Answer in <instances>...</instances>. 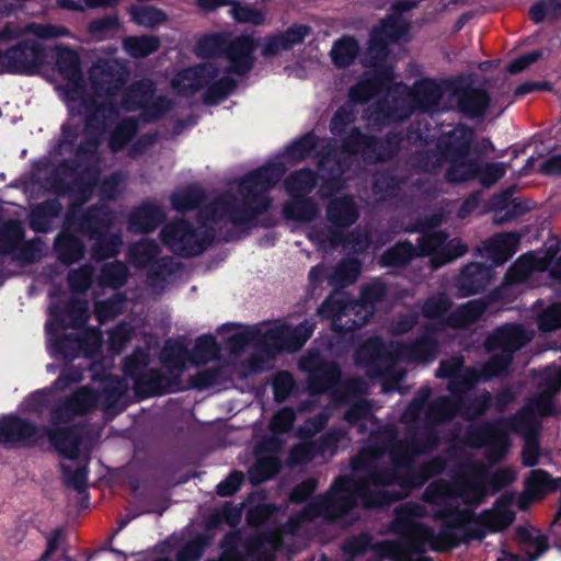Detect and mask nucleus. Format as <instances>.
Here are the masks:
<instances>
[{
  "label": "nucleus",
  "mask_w": 561,
  "mask_h": 561,
  "mask_svg": "<svg viewBox=\"0 0 561 561\" xmlns=\"http://www.w3.org/2000/svg\"><path fill=\"white\" fill-rule=\"evenodd\" d=\"M516 478L506 468L489 477L483 465L469 467L453 482L436 481L424 493V504L407 503L397 510L396 525L403 537L391 550L397 561H414L427 551H447L460 542L482 539L486 530L501 531L514 520L512 499L502 497L481 515L473 507L484 501L486 484L499 490Z\"/></svg>",
  "instance_id": "obj_1"
},
{
  "label": "nucleus",
  "mask_w": 561,
  "mask_h": 561,
  "mask_svg": "<svg viewBox=\"0 0 561 561\" xmlns=\"http://www.w3.org/2000/svg\"><path fill=\"white\" fill-rule=\"evenodd\" d=\"M56 67L60 77L57 89L70 113L85 117V131L94 137L95 148L99 136L103 135L107 124L119 115L121 110H141L144 119H156L169 108L170 102L153 98L150 81H141L128 89L122 85L125 71L114 60L95 64L90 71V91L82 79L78 55L66 48L56 47Z\"/></svg>",
  "instance_id": "obj_2"
},
{
  "label": "nucleus",
  "mask_w": 561,
  "mask_h": 561,
  "mask_svg": "<svg viewBox=\"0 0 561 561\" xmlns=\"http://www.w3.org/2000/svg\"><path fill=\"white\" fill-rule=\"evenodd\" d=\"M416 453L421 450L410 445H400L389 451L364 449L353 460L354 478H339L324 496L312 501L302 513L290 519L286 531L293 533L300 523L316 517L335 519L358 502L365 507L387 504L411 488L419 486L433 470L426 471L421 479L398 476L410 473L412 458Z\"/></svg>",
  "instance_id": "obj_3"
},
{
  "label": "nucleus",
  "mask_w": 561,
  "mask_h": 561,
  "mask_svg": "<svg viewBox=\"0 0 561 561\" xmlns=\"http://www.w3.org/2000/svg\"><path fill=\"white\" fill-rule=\"evenodd\" d=\"M284 172L282 163H272L248 174L229 193L203 204L195 229L185 221L168 225L162 230L163 242L181 255H196L217 232L225 239L232 238L237 230L249 228L255 215L267 209L266 192Z\"/></svg>",
  "instance_id": "obj_4"
},
{
  "label": "nucleus",
  "mask_w": 561,
  "mask_h": 561,
  "mask_svg": "<svg viewBox=\"0 0 561 561\" xmlns=\"http://www.w3.org/2000/svg\"><path fill=\"white\" fill-rule=\"evenodd\" d=\"M405 31L407 22L401 16H391L373 31L364 61L367 68L365 79L350 90V99L356 103L376 98L377 110L367 116L373 125L403 119L411 113L412 103L421 111H432L436 106L439 91L434 82L417 83L414 94L405 85L393 82L392 70L386 64L387 46L403 36Z\"/></svg>",
  "instance_id": "obj_5"
},
{
  "label": "nucleus",
  "mask_w": 561,
  "mask_h": 561,
  "mask_svg": "<svg viewBox=\"0 0 561 561\" xmlns=\"http://www.w3.org/2000/svg\"><path fill=\"white\" fill-rule=\"evenodd\" d=\"M254 42L250 36L228 39L225 34L203 37L196 53L209 61L179 72L172 80L173 90L183 96L202 91L204 101L215 104L234 88L230 73L243 75L252 67Z\"/></svg>",
  "instance_id": "obj_6"
},
{
  "label": "nucleus",
  "mask_w": 561,
  "mask_h": 561,
  "mask_svg": "<svg viewBox=\"0 0 561 561\" xmlns=\"http://www.w3.org/2000/svg\"><path fill=\"white\" fill-rule=\"evenodd\" d=\"M549 378H556L549 387L538 398L533 399L528 407L523 409L517 417L507 425L500 422L494 425H486L473 430L469 435V443L477 447H484L488 457L491 460H497L504 457L508 450L507 428L520 433L525 436V446L523 449V462L525 466L533 467L537 463L539 457L538 444L534 435L538 427V416L551 414L552 393L561 387V373L550 370Z\"/></svg>",
  "instance_id": "obj_7"
},
{
  "label": "nucleus",
  "mask_w": 561,
  "mask_h": 561,
  "mask_svg": "<svg viewBox=\"0 0 561 561\" xmlns=\"http://www.w3.org/2000/svg\"><path fill=\"white\" fill-rule=\"evenodd\" d=\"M45 439L68 461L62 463L66 483L76 490H83L87 484L85 467L89 449L78 430L54 434L15 415H5L0 419L1 444L34 445L43 444Z\"/></svg>",
  "instance_id": "obj_8"
},
{
  "label": "nucleus",
  "mask_w": 561,
  "mask_h": 561,
  "mask_svg": "<svg viewBox=\"0 0 561 561\" xmlns=\"http://www.w3.org/2000/svg\"><path fill=\"white\" fill-rule=\"evenodd\" d=\"M218 353L219 345L211 335L201 336L196 341L193 353H188L180 342H168L162 351L161 358L163 366L172 375V379L160 375L152 376L149 386L150 394L173 392L188 387L206 388L215 385L219 380L218 371H201L194 378L190 377L186 385H182L178 378L181 377L190 366L205 364L216 358Z\"/></svg>",
  "instance_id": "obj_9"
},
{
  "label": "nucleus",
  "mask_w": 561,
  "mask_h": 561,
  "mask_svg": "<svg viewBox=\"0 0 561 561\" xmlns=\"http://www.w3.org/2000/svg\"><path fill=\"white\" fill-rule=\"evenodd\" d=\"M125 390L122 381L112 376H106L100 381H94L93 388L82 387L60 407L53 408L55 399L54 390H41L28 396L22 403L25 413L42 414L45 410L51 411V422L59 426L69 422L75 415L83 414L95 407L108 409L121 399Z\"/></svg>",
  "instance_id": "obj_10"
},
{
  "label": "nucleus",
  "mask_w": 561,
  "mask_h": 561,
  "mask_svg": "<svg viewBox=\"0 0 561 561\" xmlns=\"http://www.w3.org/2000/svg\"><path fill=\"white\" fill-rule=\"evenodd\" d=\"M68 35L61 26L31 24L20 30L12 24L0 32V73H34L46 53L41 41Z\"/></svg>",
  "instance_id": "obj_11"
},
{
  "label": "nucleus",
  "mask_w": 561,
  "mask_h": 561,
  "mask_svg": "<svg viewBox=\"0 0 561 561\" xmlns=\"http://www.w3.org/2000/svg\"><path fill=\"white\" fill-rule=\"evenodd\" d=\"M314 324L305 321L297 327L289 325L286 321L263 322L252 328H241L226 324L219 332H231L228 343L233 352L245 345L253 344L260 352L270 358L279 351H298L311 336Z\"/></svg>",
  "instance_id": "obj_12"
},
{
  "label": "nucleus",
  "mask_w": 561,
  "mask_h": 561,
  "mask_svg": "<svg viewBox=\"0 0 561 561\" xmlns=\"http://www.w3.org/2000/svg\"><path fill=\"white\" fill-rule=\"evenodd\" d=\"M530 339L531 332L524 330L519 325L511 324L500 328L486 341L488 350L495 354L483 371H462L461 359L454 358L450 362H445L440 365L437 376L450 379L449 389L456 397L460 391L457 389L460 378L466 379V388H468L473 381L486 379L501 374L508 366L512 353L522 347Z\"/></svg>",
  "instance_id": "obj_13"
},
{
  "label": "nucleus",
  "mask_w": 561,
  "mask_h": 561,
  "mask_svg": "<svg viewBox=\"0 0 561 561\" xmlns=\"http://www.w3.org/2000/svg\"><path fill=\"white\" fill-rule=\"evenodd\" d=\"M436 355L434 340L426 336L412 345L392 343L383 345L379 339L369 340L358 352L357 360L368 368L371 377H385L393 381L402 378L400 362H428Z\"/></svg>",
  "instance_id": "obj_14"
},
{
  "label": "nucleus",
  "mask_w": 561,
  "mask_h": 561,
  "mask_svg": "<svg viewBox=\"0 0 561 561\" xmlns=\"http://www.w3.org/2000/svg\"><path fill=\"white\" fill-rule=\"evenodd\" d=\"M85 301H76L64 316L58 307L50 305L49 319L46 324L48 350L53 356L68 358L83 355L91 357L102 346L99 332L89 329L83 332L82 340H60L58 332L66 325L80 327L88 319Z\"/></svg>",
  "instance_id": "obj_15"
},
{
  "label": "nucleus",
  "mask_w": 561,
  "mask_h": 561,
  "mask_svg": "<svg viewBox=\"0 0 561 561\" xmlns=\"http://www.w3.org/2000/svg\"><path fill=\"white\" fill-rule=\"evenodd\" d=\"M385 294L380 283L368 285L362 294L360 302L351 304L344 291H334L318 309V314L332 319L336 331L352 330L366 323L373 314V302Z\"/></svg>",
  "instance_id": "obj_16"
},
{
  "label": "nucleus",
  "mask_w": 561,
  "mask_h": 561,
  "mask_svg": "<svg viewBox=\"0 0 561 561\" xmlns=\"http://www.w3.org/2000/svg\"><path fill=\"white\" fill-rule=\"evenodd\" d=\"M301 370L308 374L309 387L313 393L329 391L334 404L353 401L348 396L350 387L337 382L340 373L334 364L324 363L318 353H309L299 362Z\"/></svg>",
  "instance_id": "obj_17"
},
{
  "label": "nucleus",
  "mask_w": 561,
  "mask_h": 561,
  "mask_svg": "<svg viewBox=\"0 0 561 561\" xmlns=\"http://www.w3.org/2000/svg\"><path fill=\"white\" fill-rule=\"evenodd\" d=\"M314 176L308 170H302L291 174L285 182V187L290 196V202L284 208L286 218L299 222L311 220L317 214V207L306 195L314 186Z\"/></svg>",
  "instance_id": "obj_18"
},
{
  "label": "nucleus",
  "mask_w": 561,
  "mask_h": 561,
  "mask_svg": "<svg viewBox=\"0 0 561 561\" xmlns=\"http://www.w3.org/2000/svg\"><path fill=\"white\" fill-rule=\"evenodd\" d=\"M43 252L39 240L23 241V229L19 221H10L0 230V253L12 254L15 260L31 262Z\"/></svg>",
  "instance_id": "obj_19"
},
{
  "label": "nucleus",
  "mask_w": 561,
  "mask_h": 561,
  "mask_svg": "<svg viewBox=\"0 0 561 561\" xmlns=\"http://www.w3.org/2000/svg\"><path fill=\"white\" fill-rule=\"evenodd\" d=\"M543 271H549L554 277L561 279V256L557 261L537 253L522 256L507 273L503 290L526 280L535 272Z\"/></svg>",
  "instance_id": "obj_20"
},
{
  "label": "nucleus",
  "mask_w": 561,
  "mask_h": 561,
  "mask_svg": "<svg viewBox=\"0 0 561 561\" xmlns=\"http://www.w3.org/2000/svg\"><path fill=\"white\" fill-rule=\"evenodd\" d=\"M466 245L459 240L447 238L439 233L433 232L425 234L419 245L417 254L431 256L433 267H438L458 256L466 253Z\"/></svg>",
  "instance_id": "obj_21"
},
{
  "label": "nucleus",
  "mask_w": 561,
  "mask_h": 561,
  "mask_svg": "<svg viewBox=\"0 0 561 561\" xmlns=\"http://www.w3.org/2000/svg\"><path fill=\"white\" fill-rule=\"evenodd\" d=\"M517 540L525 556L503 552L497 561H536L547 550V540L537 529L519 528Z\"/></svg>",
  "instance_id": "obj_22"
},
{
  "label": "nucleus",
  "mask_w": 561,
  "mask_h": 561,
  "mask_svg": "<svg viewBox=\"0 0 561 561\" xmlns=\"http://www.w3.org/2000/svg\"><path fill=\"white\" fill-rule=\"evenodd\" d=\"M309 27L306 25H294L284 34L268 38L263 46L262 54L265 57H273L284 50H288L301 43L309 34Z\"/></svg>",
  "instance_id": "obj_23"
},
{
  "label": "nucleus",
  "mask_w": 561,
  "mask_h": 561,
  "mask_svg": "<svg viewBox=\"0 0 561 561\" xmlns=\"http://www.w3.org/2000/svg\"><path fill=\"white\" fill-rule=\"evenodd\" d=\"M518 242L516 233H501L488 241L484 251L495 264H502L516 252Z\"/></svg>",
  "instance_id": "obj_24"
},
{
  "label": "nucleus",
  "mask_w": 561,
  "mask_h": 561,
  "mask_svg": "<svg viewBox=\"0 0 561 561\" xmlns=\"http://www.w3.org/2000/svg\"><path fill=\"white\" fill-rule=\"evenodd\" d=\"M489 399V396H482L472 408H463L462 404H456L449 399H443L438 401L434 407L437 413L436 420L443 421L458 413L465 415L468 419L474 417L482 413V411L486 407Z\"/></svg>",
  "instance_id": "obj_25"
},
{
  "label": "nucleus",
  "mask_w": 561,
  "mask_h": 561,
  "mask_svg": "<svg viewBox=\"0 0 561 561\" xmlns=\"http://www.w3.org/2000/svg\"><path fill=\"white\" fill-rule=\"evenodd\" d=\"M379 142L375 139L364 137L357 130L350 128V136L341 154L350 157L352 153L360 150L365 160H381L383 156L377 152Z\"/></svg>",
  "instance_id": "obj_26"
},
{
  "label": "nucleus",
  "mask_w": 561,
  "mask_h": 561,
  "mask_svg": "<svg viewBox=\"0 0 561 561\" xmlns=\"http://www.w3.org/2000/svg\"><path fill=\"white\" fill-rule=\"evenodd\" d=\"M328 218L339 227L352 225L357 218L353 201L345 196L334 197L328 207Z\"/></svg>",
  "instance_id": "obj_27"
},
{
  "label": "nucleus",
  "mask_w": 561,
  "mask_h": 561,
  "mask_svg": "<svg viewBox=\"0 0 561 561\" xmlns=\"http://www.w3.org/2000/svg\"><path fill=\"white\" fill-rule=\"evenodd\" d=\"M162 218L163 213L158 206L144 205L131 215L129 227L134 231L148 232L153 230Z\"/></svg>",
  "instance_id": "obj_28"
},
{
  "label": "nucleus",
  "mask_w": 561,
  "mask_h": 561,
  "mask_svg": "<svg viewBox=\"0 0 561 561\" xmlns=\"http://www.w3.org/2000/svg\"><path fill=\"white\" fill-rule=\"evenodd\" d=\"M256 463L250 470V479L253 483H261L273 477L279 469V459L275 451L268 455H263L261 448L256 450Z\"/></svg>",
  "instance_id": "obj_29"
},
{
  "label": "nucleus",
  "mask_w": 561,
  "mask_h": 561,
  "mask_svg": "<svg viewBox=\"0 0 561 561\" xmlns=\"http://www.w3.org/2000/svg\"><path fill=\"white\" fill-rule=\"evenodd\" d=\"M478 175L477 162L470 160L467 153H458L450 162L447 171V180L451 182H462L473 179Z\"/></svg>",
  "instance_id": "obj_30"
},
{
  "label": "nucleus",
  "mask_w": 561,
  "mask_h": 561,
  "mask_svg": "<svg viewBox=\"0 0 561 561\" xmlns=\"http://www.w3.org/2000/svg\"><path fill=\"white\" fill-rule=\"evenodd\" d=\"M552 489H554V485L546 472L540 470L531 471L526 481L525 493L520 499V507H526L525 501L527 499H538L543 493Z\"/></svg>",
  "instance_id": "obj_31"
},
{
  "label": "nucleus",
  "mask_w": 561,
  "mask_h": 561,
  "mask_svg": "<svg viewBox=\"0 0 561 561\" xmlns=\"http://www.w3.org/2000/svg\"><path fill=\"white\" fill-rule=\"evenodd\" d=\"M485 310V305L480 300H472L458 308L457 311L450 316L446 323L451 327H466L477 320Z\"/></svg>",
  "instance_id": "obj_32"
},
{
  "label": "nucleus",
  "mask_w": 561,
  "mask_h": 561,
  "mask_svg": "<svg viewBox=\"0 0 561 561\" xmlns=\"http://www.w3.org/2000/svg\"><path fill=\"white\" fill-rule=\"evenodd\" d=\"M59 210L60 205L55 201L35 207L31 213V227L35 231H47L53 218L59 214Z\"/></svg>",
  "instance_id": "obj_33"
},
{
  "label": "nucleus",
  "mask_w": 561,
  "mask_h": 561,
  "mask_svg": "<svg viewBox=\"0 0 561 561\" xmlns=\"http://www.w3.org/2000/svg\"><path fill=\"white\" fill-rule=\"evenodd\" d=\"M358 45L352 37H342L331 49V58L335 66H348L357 54Z\"/></svg>",
  "instance_id": "obj_34"
},
{
  "label": "nucleus",
  "mask_w": 561,
  "mask_h": 561,
  "mask_svg": "<svg viewBox=\"0 0 561 561\" xmlns=\"http://www.w3.org/2000/svg\"><path fill=\"white\" fill-rule=\"evenodd\" d=\"M489 104V98L482 90H470L459 100V106L462 112L470 116L482 115Z\"/></svg>",
  "instance_id": "obj_35"
},
{
  "label": "nucleus",
  "mask_w": 561,
  "mask_h": 561,
  "mask_svg": "<svg viewBox=\"0 0 561 561\" xmlns=\"http://www.w3.org/2000/svg\"><path fill=\"white\" fill-rule=\"evenodd\" d=\"M324 142V140H318L313 135H307L288 148L287 158L291 161L302 160L319 148L327 149L328 146Z\"/></svg>",
  "instance_id": "obj_36"
},
{
  "label": "nucleus",
  "mask_w": 561,
  "mask_h": 561,
  "mask_svg": "<svg viewBox=\"0 0 561 561\" xmlns=\"http://www.w3.org/2000/svg\"><path fill=\"white\" fill-rule=\"evenodd\" d=\"M130 15L135 23L145 27H154L165 21L163 12L147 5L133 7Z\"/></svg>",
  "instance_id": "obj_37"
},
{
  "label": "nucleus",
  "mask_w": 561,
  "mask_h": 561,
  "mask_svg": "<svg viewBox=\"0 0 561 561\" xmlns=\"http://www.w3.org/2000/svg\"><path fill=\"white\" fill-rule=\"evenodd\" d=\"M159 46L158 38L153 36L128 37L124 41L125 50L133 57H145Z\"/></svg>",
  "instance_id": "obj_38"
},
{
  "label": "nucleus",
  "mask_w": 561,
  "mask_h": 561,
  "mask_svg": "<svg viewBox=\"0 0 561 561\" xmlns=\"http://www.w3.org/2000/svg\"><path fill=\"white\" fill-rule=\"evenodd\" d=\"M59 259L66 263L78 260L83 252L82 243L70 236L61 234L56 240Z\"/></svg>",
  "instance_id": "obj_39"
},
{
  "label": "nucleus",
  "mask_w": 561,
  "mask_h": 561,
  "mask_svg": "<svg viewBox=\"0 0 561 561\" xmlns=\"http://www.w3.org/2000/svg\"><path fill=\"white\" fill-rule=\"evenodd\" d=\"M157 245L148 240L135 244L129 251V260L136 266L156 264Z\"/></svg>",
  "instance_id": "obj_40"
},
{
  "label": "nucleus",
  "mask_w": 561,
  "mask_h": 561,
  "mask_svg": "<svg viewBox=\"0 0 561 561\" xmlns=\"http://www.w3.org/2000/svg\"><path fill=\"white\" fill-rule=\"evenodd\" d=\"M416 253L410 243H398L396 247L387 251L381 257L383 266H396L403 264Z\"/></svg>",
  "instance_id": "obj_41"
},
{
  "label": "nucleus",
  "mask_w": 561,
  "mask_h": 561,
  "mask_svg": "<svg viewBox=\"0 0 561 561\" xmlns=\"http://www.w3.org/2000/svg\"><path fill=\"white\" fill-rule=\"evenodd\" d=\"M203 193L198 188H186L174 193L171 197L172 206L179 210H186L199 205Z\"/></svg>",
  "instance_id": "obj_42"
},
{
  "label": "nucleus",
  "mask_w": 561,
  "mask_h": 561,
  "mask_svg": "<svg viewBox=\"0 0 561 561\" xmlns=\"http://www.w3.org/2000/svg\"><path fill=\"white\" fill-rule=\"evenodd\" d=\"M136 124L131 118L123 119L113 130L110 138V147L112 150H119L126 141L135 134Z\"/></svg>",
  "instance_id": "obj_43"
},
{
  "label": "nucleus",
  "mask_w": 561,
  "mask_h": 561,
  "mask_svg": "<svg viewBox=\"0 0 561 561\" xmlns=\"http://www.w3.org/2000/svg\"><path fill=\"white\" fill-rule=\"evenodd\" d=\"M126 267L122 263L105 265L102 270V283L110 287H118L126 279Z\"/></svg>",
  "instance_id": "obj_44"
},
{
  "label": "nucleus",
  "mask_w": 561,
  "mask_h": 561,
  "mask_svg": "<svg viewBox=\"0 0 561 561\" xmlns=\"http://www.w3.org/2000/svg\"><path fill=\"white\" fill-rule=\"evenodd\" d=\"M506 172L504 163H486L482 167L478 165V175L484 186H490L497 182Z\"/></svg>",
  "instance_id": "obj_45"
},
{
  "label": "nucleus",
  "mask_w": 561,
  "mask_h": 561,
  "mask_svg": "<svg viewBox=\"0 0 561 561\" xmlns=\"http://www.w3.org/2000/svg\"><path fill=\"white\" fill-rule=\"evenodd\" d=\"M118 28V21L115 16H106L93 21L89 26V33L95 39H102Z\"/></svg>",
  "instance_id": "obj_46"
},
{
  "label": "nucleus",
  "mask_w": 561,
  "mask_h": 561,
  "mask_svg": "<svg viewBox=\"0 0 561 561\" xmlns=\"http://www.w3.org/2000/svg\"><path fill=\"white\" fill-rule=\"evenodd\" d=\"M359 270L360 266L356 260H347L340 265L332 279L335 284L339 285L352 283L359 274Z\"/></svg>",
  "instance_id": "obj_47"
},
{
  "label": "nucleus",
  "mask_w": 561,
  "mask_h": 561,
  "mask_svg": "<svg viewBox=\"0 0 561 561\" xmlns=\"http://www.w3.org/2000/svg\"><path fill=\"white\" fill-rule=\"evenodd\" d=\"M123 304L124 300L118 295H115L107 301H96L95 313L98 319L103 322L115 317L122 310Z\"/></svg>",
  "instance_id": "obj_48"
},
{
  "label": "nucleus",
  "mask_w": 561,
  "mask_h": 561,
  "mask_svg": "<svg viewBox=\"0 0 561 561\" xmlns=\"http://www.w3.org/2000/svg\"><path fill=\"white\" fill-rule=\"evenodd\" d=\"M354 119L352 105L341 107L331 122V130L334 135H342L348 130V125Z\"/></svg>",
  "instance_id": "obj_49"
},
{
  "label": "nucleus",
  "mask_w": 561,
  "mask_h": 561,
  "mask_svg": "<svg viewBox=\"0 0 561 561\" xmlns=\"http://www.w3.org/2000/svg\"><path fill=\"white\" fill-rule=\"evenodd\" d=\"M561 327V304H553L539 318V328L551 331Z\"/></svg>",
  "instance_id": "obj_50"
},
{
  "label": "nucleus",
  "mask_w": 561,
  "mask_h": 561,
  "mask_svg": "<svg viewBox=\"0 0 561 561\" xmlns=\"http://www.w3.org/2000/svg\"><path fill=\"white\" fill-rule=\"evenodd\" d=\"M131 330L126 324H121L115 328L108 335L107 346L110 351L118 353L123 350L124 345L130 340Z\"/></svg>",
  "instance_id": "obj_51"
},
{
  "label": "nucleus",
  "mask_w": 561,
  "mask_h": 561,
  "mask_svg": "<svg viewBox=\"0 0 561 561\" xmlns=\"http://www.w3.org/2000/svg\"><path fill=\"white\" fill-rule=\"evenodd\" d=\"M447 298L443 295H439L426 301L423 308V312L424 316L428 319H439L447 310Z\"/></svg>",
  "instance_id": "obj_52"
},
{
  "label": "nucleus",
  "mask_w": 561,
  "mask_h": 561,
  "mask_svg": "<svg viewBox=\"0 0 561 561\" xmlns=\"http://www.w3.org/2000/svg\"><path fill=\"white\" fill-rule=\"evenodd\" d=\"M294 387V379L288 373H279L273 381L274 394L276 400H284Z\"/></svg>",
  "instance_id": "obj_53"
},
{
  "label": "nucleus",
  "mask_w": 561,
  "mask_h": 561,
  "mask_svg": "<svg viewBox=\"0 0 561 561\" xmlns=\"http://www.w3.org/2000/svg\"><path fill=\"white\" fill-rule=\"evenodd\" d=\"M294 420V412L290 409H283L273 416L271 430L273 433L287 432L291 427Z\"/></svg>",
  "instance_id": "obj_54"
},
{
  "label": "nucleus",
  "mask_w": 561,
  "mask_h": 561,
  "mask_svg": "<svg viewBox=\"0 0 561 561\" xmlns=\"http://www.w3.org/2000/svg\"><path fill=\"white\" fill-rule=\"evenodd\" d=\"M233 18L242 23L260 25L264 21V14L260 11L249 9L247 7H234L232 9Z\"/></svg>",
  "instance_id": "obj_55"
},
{
  "label": "nucleus",
  "mask_w": 561,
  "mask_h": 561,
  "mask_svg": "<svg viewBox=\"0 0 561 561\" xmlns=\"http://www.w3.org/2000/svg\"><path fill=\"white\" fill-rule=\"evenodd\" d=\"M319 170L321 173L329 172L333 178L336 174H340L342 171V161L336 158V153H333L332 150H328L323 152L322 157L319 160Z\"/></svg>",
  "instance_id": "obj_56"
},
{
  "label": "nucleus",
  "mask_w": 561,
  "mask_h": 561,
  "mask_svg": "<svg viewBox=\"0 0 561 561\" xmlns=\"http://www.w3.org/2000/svg\"><path fill=\"white\" fill-rule=\"evenodd\" d=\"M369 409L362 399H354L352 408L347 411L345 417L351 423L367 421L369 419Z\"/></svg>",
  "instance_id": "obj_57"
},
{
  "label": "nucleus",
  "mask_w": 561,
  "mask_h": 561,
  "mask_svg": "<svg viewBox=\"0 0 561 561\" xmlns=\"http://www.w3.org/2000/svg\"><path fill=\"white\" fill-rule=\"evenodd\" d=\"M242 481V473L233 472L217 485V492L222 496L231 495L240 488Z\"/></svg>",
  "instance_id": "obj_58"
},
{
  "label": "nucleus",
  "mask_w": 561,
  "mask_h": 561,
  "mask_svg": "<svg viewBox=\"0 0 561 561\" xmlns=\"http://www.w3.org/2000/svg\"><path fill=\"white\" fill-rule=\"evenodd\" d=\"M91 278V270L82 267L71 273L69 277L70 286L75 291H82L88 288Z\"/></svg>",
  "instance_id": "obj_59"
},
{
  "label": "nucleus",
  "mask_w": 561,
  "mask_h": 561,
  "mask_svg": "<svg viewBox=\"0 0 561 561\" xmlns=\"http://www.w3.org/2000/svg\"><path fill=\"white\" fill-rule=\"evenodd\" d=\"M539 57H540L539 51H531V53L525 54V55L520 56L519 58L510 62V65L507 66V70L511 73L520 72L524 69H526L528 66L534 64Z\"/></svg>",
  "instance_id": "obj_60"
},
{
  "label": "nucleus",
  "mask_w": 561,
  "mask_h": 561,
  "mask_svg": "<svg viewBox=\"0 0 561 561\" xmlns=\"http://www.w3.org/2000/svg\"><path fill=\"white\" fill-rule=\"evenodd\" d=\"M314 457L313 445L310 443H302L295 447L290 453V461L293 463H301Z\"/></svg>",
  "instance_id": "obj_61"
},
{
  "label": "nucleus",
  "mask_w": 561,
  "mask_h": 561,
  "mask_svg": "<svg viewBox=\"0 0 561 561\" xmlns=\"http://www.w3.org/2000/svg\"><path fill=\"white\" fill-rule=\"evenodd\" d=\"M202 554V541L196 539L187 543L178 554V561H195Z\"/></svg>",
  "instance_id": "obj_62"
},
{
  "label": "nucleus",
  "mask_w": 561,
  "mask_h": 561,
  "mask_svg": "<svg viewBox=\"0 0 561 561\" xmlns=\"http://www.w3.org/2000/svg\"><path fill=\"white\" fill-rule=\"evenodd\" d=\"M369 546V538L367 535H360L358 537H352L346 540L344 550L350 554H358L364 552Z\"/></svg>",
  "instance_id": "obj_63"
},
{
  "label": "nucleus",
  "mask_w": 561,
  "mask_h": 561,
  "mask_svg": "<svg viewBox=\"0 0 561 561\" xmlns=\"http://www.w3.org/2000/svg\"><path fill=\"white\" fill-rule=\"evenodd\" d=\"M123 184V179L119 175H115L111 178L110 180L105 181L100 186V194L103 198H114L118 192L119 187Z\"/></svg>",
  "instance_id": "obj_64"
}]
</instances>
